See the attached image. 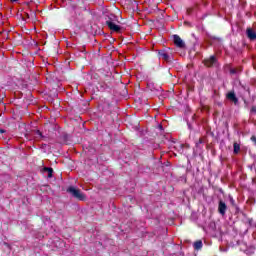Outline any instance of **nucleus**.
Wrapping results in <instances>:
<instances>
[{"instance_id":"obj_10","label":"nucleus","mask_w":256,"mask_h":256,"mask_svg":"<svg viewBox=\"0 0 256 256\" xmlns=\"http://www.w3.org/2000/svg\"><path fill=\"white\" fill-rule=\"evenodd\" d=\"M203 247V242L201 240L196 241L194 243V249H196L197 251H199V249H201Z\"/></svg>"},{"instance_id":"obj_3","label":"nucleus","mask_w":256,"mask_h":256,"mask_svg":"<svg viewBox=\"0 0 256 256\" xmlns=\"http://www.w3.org/2000/svg\"><path fill=\"white\" fill-rule=\"evenodd\" d=\"M173 39L174 45H176V47H179L180 49H185V42L183 41V39H181V37H179V35H174Z\"/></svg>"},{"instance_id":"obj_1","label":"nucleus","mask_w":256,"mask_h":256,"mask_svg":"<svg viewBox=\"0 0 256 256\" xmlns=\"http://www.w3.org/2000/svg\"><path fill=\"white\" fill-rule=\"evenodd\" d=\"M115 21H117V16L114 14H109L106 16V24L108 25L109 29L119 33V31H121V26L115 24Z\"/></svg>"},{"instance_id":"obj_14","label":"nucleus","mask_w":256,"mask_h":256,"mask_svg":"<svg viewBox=\"0 0 256 256\" xmlns=\"http://www.w3.org/2000/svg\"><path fill=\"white\" fill-rule=\"evenodd\" d=\"M230 73H231L232 75H235V73H237V70H236V69H231V70H230Z\"/></svg>"},{"instance_id":"obj_18","label":"nucleus","mask_w":256,"mask_h":256,"mask_svg":"<svg viewBox=\"0 0 256 256\" xmlns=\"http://www.w3.org/2000/svg\"><path fill=\"white\" fill-rule=\"evenodd\" d=\"M0 133H5V130H3V129H0Z\"/></svg>"},{"instance_id":"obj_4","label":"nucleus","mask_w":256,"mask_h":256,"mask_svg":"<svg viewBox=\"0 0 256 256\" xmlns=\"http://www.w3.org/2000/svg\"><path fill=\"white\" fill-rule=\"evenodd\" d=\"M204 65L206 67H213L214 65H217V58L215 56H210L204 60Z\"/></svg>"},{"instance_id":"obj_2","label":"nucleus","mask_w":256,"mask_h":256,"mask_svg":"<svg viewBox=\"0 0 256 256\" xmlns=\"http://www.w3.org/2000/svg\"><path fill=\"white\" fill-rule=\"evenodd\" d=\"M67 193H70V195H72V197H74L75 199H78V201H86L87 199V196H85V194H83L81 190L74 186L68 187Z\"/></svg>"},{"instance_id":"obj_6","label":"nucleus","mask_w":256,"mask_h":256,"mask_svg":"<svg viewBox=\"0 0 256 256\" xmlns=\"http://www.w3.org/2000/svg\"><path fill=\"white\" fill-rule=\"evenodd\" d=\"M227 99L229 101H232V103H234L235 105H237V103H239V99L237 98V95H235V92H228L226 95Z\"/></svg>"},{"instance_id":"obj_9","label":"nucleus","mask_w":256,"mask_h":256,"mask_svg":"<svg viewBox=\"0 0 256 256\" xmlns=\"http://www.w3.org/2000/svg\"><path fill=\"white\" fill-rule=\"evenodd\" d=\"M233 147H234L233 153H234V155H237L239 153V151H241V146L239 145V143L235 142L233 144Z\"/></svg>"},{"instance_id":"obj_11","label":"nucleus","mask_w":256,"mask_h":256,"mask_svg":"<svg viewBox=\"0 0 256 256\" xmlns=\"http://www.w3.org/2000/svg\"><path fill=\"white\" fill-rule=\"evenodd\" d=\"M44 172H45V173H48V177H49V178L53 177V168H47V167H45V168H44Z\"/></svg>"},{"instance_id":"obj_8","label":"nucleus","mask_w":256,"mask_h":256,"mask_svg":"<svg viewBox=\"0 0 256 256\" xmlns=\"http://www.w3.org/2000/svg\"><path fill=\"white\" fill-rule=\"evenodd\" d=\"M246 35H247L248 39H251V41H255V39H256V32L253 29L248 28L246 30Z\"/></svg>"},{"instance_id":"obj_7","label":"nucleus","mask_w":256,"mask_h":256,"mask_svg":"<svg viewBox=\"0 0 256 256\" xmlns=\"http://www.w3.org/2000/svg\"><path fill=\"white\" fill-rule=\"evenodd\" d=\"M158 56L160 59H164V61H171V56L167 54V51L160 50L158 52Z\"/></svg>"},{"instance_id":"obj_16","label":"nucleus","mask_w":256,"mask_h":256,"mask_svg":"<svg viewBox=\"0 0 256 256\" xmlns=\"http://www.w3.org/2000/svg\"><path fill=\"white\" fill-rule=\"evenodd\" d=\"M201 143H203L202 139H199V141L196 143L197 146L201 145Z\"/></svg>"},{"instance_id":"obj_12","label":"nucleus","mask_w":256,"mask_h":256,"mask_svg":"<svg viewBox=\"0 0 256 256\" xmlns=\"http://www.w3.org/2000/svg\"><path fill=\"white\" fill-rule=\"evenodd\" d=\"M175 149H178L179 153H183V144L181 143H177L175 146H174Z\"/></svg>"},{"instance_id":"obj_17","label":"nucleus","mask_w":256,"mask_h":256,"mask_svg":"<svg viewBox=\"0 0 256 256\" xmlns=\"http://www.w3.org/2000/svg\"><path fill=\"white\" fill-rule=\"evenodd\" d=\"M12 3H17V0H10Z\"/></svg>"},{"instance_id":"obj_15","label":"nucleus","mask_w":256,"mask_h":256,"mask_svg":"<svg viewBox=\"0 0 256 256\" xmlns=\"http://www.w3.org/2000/svg\"><path fill=\"white\" fill-rule=\"evenodd\" d=\"M36 135H39L40 137H43V134L39 130L36 131Z\"/></svg>"},{"instance_id":"obj_19","label":"nucleus","mask_w":256,"mask_h":256,"mask_svg":"<svg viewBox=\"0 0 256 256\" xmlns=\"http://www.w3.org/2000/svg\"><path fill=\"white\" fill-rule=\"evenodd\" d=\"M252 140H253V141H256V138H255V137H252Z\"/></svg>"},{"instance_id":"obj_13","label":"nucleus","mask_w":256,"mask_h":256,"mask_svg":"<svg viewBox=\"0 0 256 256\" xmlns=\"http://www.w3.org/2000/svg\"><path fill=\"white\" fill-rule=\"evenodd\" d=\"M229 201H230L231 205H233V207H235V199H233L232 196H229Z\"/></svg>"},{"instance_id":"obj_5","label":"nucleus","mask_w":256,"mask_h":256,"mask_svg":"<svg viewBox=\"0 0 256 256\" xmlns=\"http://www.w3.org/2000/svg\"><path fill=\"white\" fill-rule=\"evenodd\" d=\"M218 213L222 215V217L227 213V204H225V202L222 200H220L218 204Z\"/></svg>"}]
</instances>
